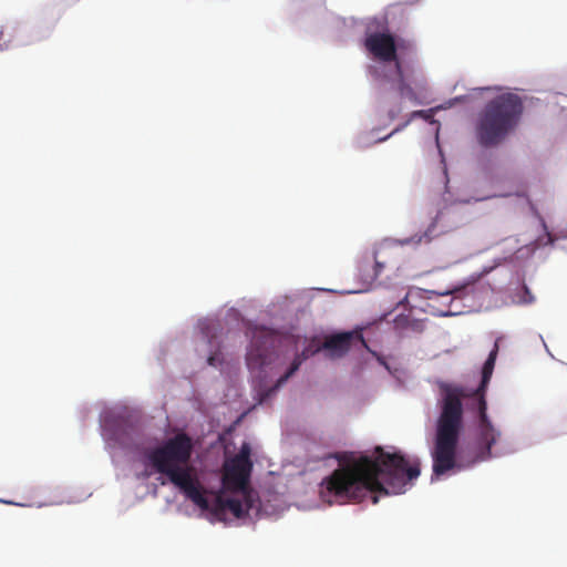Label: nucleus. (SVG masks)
Returning <instances> with one entry per match:
<instances>
[{
  "mask_svg": "<svg viewBox=\"0 0 567 567\" xmlns=\"http://www.w3.org/2000/svg\"><path fill=\"white\" fill-rule=\"evenodd\" d=\"M420 462H409L400 452H385L377 446L373 456L361 455L341 464L320 483L323 502L360 503L369 494L398 495L420 476Z\"/></svg>",
  "mask_w": 567,
  "mask_h": 567,
  "instance_id": "obj_1",
  "label": "nucleus"
},
{
  "mask_svg": "<svg viewBox=\"0 0 567 567\" xmlns=\"http://www.w3.org/2000/svg\"><path fill=\"white\" fill-rule=\"evenodd\" d=\"M193 441L186 433H178L152 450L147 457L159 474L166 475L185 496L203 511L209 509V502L195 470L188 463L192 457Z\"/></svg>",
  "mask_w": 567,
  "mask_h": 567,
  "instance_id": "obj_2",
  "label": "nucleus"
},
{
  "mask_svg": "<svg viewBox=\"0 0 567 567\" xmlns=\"http://www.w3.org/2000/svg\"><path fill=\"white\" fill-rule=\"evenodd\" d=\"M441 413L437 419L434 444L431 450L433 476L441 477L462 466L456 460V449L463 425V389L441 383Z\"/></svg>",
  "mask_w": 567,
  "mask_h": 567,
  "instance_id": "obj_3",
  "label": "nucleus"
},
{
  "mask_svg": "<svg viewBox=\"0 0 567 567\" xmlns=\"http://www.w3.org/2000/svg\"><path fill=\"white\" fill-rule=\"evenodd\" d=\"M523 102L513 93L491 100L477 117L475 134L483 147L498 145L517 126L523 114Z\"/></svg>",
  "mask_w": 567,
  "mask_h": 567,
  "instance_id": "obj_4",
  "label": "nucleus"
},
{
  "mask_svg": "<svg viewBox=\"0 0 567 567\" xmlns=\"http://www.w3.org/2000/svg\"><path fill=\"white\" fill-rule=\"evenodd\" d=\"M357 344H360L362 348L367 349L369 352L375 354V352H373L369 348L365 339L363 338L361 329L334 333V334H330V336L326 337L323 343L320 347H318L317 349H315V350L305 349L301 353H299L295 357V359L292 360V362L290 364V368L284 375H281L278 379L274 390L280 388L284 383H286L287 380L295 372H297L299 370L302 362L306 359H308L309 355L315 354L319 351H323L324 355L329 359H332V360L340 359V358L344 357L349 352V350L352 347H355Z\"/></svg>",
  "mask_w": 567,
  "mask_h": 567,
  "instance_id": "obj_5",
  "label": "nucleus"
},
{
  "mask_svg": "<svg viewBox=\"0 0 567 567\" xmlns=\"http://www.w3.org/2000/svg\"><path fill=\"white\" fill-rule=\"evenodd\" d=\"M365 49L382 62H394L395 74L399 80V91L402 96L414 97L413 90L405 83L402 65L398 59L396 45L393 35L390 33L374 32L367 35L364 40Z\"/></svg>",
  "mask_w": 567,
  "mask_h": 567,
  "instance_id": "obj_6",
  "label": "nucleus"
},
{
  "mask_svg": "<svg viewBox=\"0 0 567 567\" xmlns=\"http://www.w3.org/2000/svg\"><path fill=\"white\" fill-rule=\"evenodd\" d=\"M487 404L483 395L478 399V436L472 447L473 457L467 465H474L478 462L486 461L492 457V446L501 437V432L496 430L489 421L487 413Z\"/></svg>",
  "mask_w": 567,
  "mask_h": 567,
  "instance_id": "obj_7",
  "label": "nucleus"
},
{
  "mask_svg": "<svg viewBox=\"0 0 567 567\" xmlns=\"http://www.w3.org/2000/svg\"><path fill=\"white\" fill-rule=\"evenodd\" d=\"M277 342V336L271 329L256 327L251 330V342L246 355V362L250 370L262 369L271 362L272 351Z\"/></svg>",
  "mask_w": 567,
  "mask_h": 567,
  "instance_id": "obj_8",
  "label": "nucleus"
},
{
  "mask_svg": "<svg viewBox=\"0 0 567 567\" xmlns=\"http://www.w3.org/2000/svg\"><path fill=\"white\" fill-rule=\"evenodd\" d=\"M252 463L250 447L243 444L239 453L224 465L223 483L229 489H244L248 483Z\"/></svg>",
  "mask_w": 567,
  "mask_h": 567,
  "instance_id": "obj_9",
  "label": "nucleus"
},
{
  "mask_svg": "<svg viewBox=\"0 0 567 567\" xmlns=\"http://www.w3.org/2000/svg\"><path fill=\"white\" fill-rule=\"evenodd\" d=\"M250 508V504L246 502L244 505L243 501L236 497L224 498L221 496L216 497V511L225 512L229 511L235 517L241 518L244 517L248 509Z\"/></svg>",
  "mask_w": 567,
  "mask_h": 567,
  "instance_id": "obj_10",
  "label": "nucleus"
},
{
  "mask_svg": "<svg viewBox=\"0 0 567 567\" xmlns=\"http://www.w3.org/2000/svg\"><path fill=\"white\" fill-rule=\"evenodd\" d=\"M200 330L204 338L207 339V343L209 344L210 350H218L219 342L216 341L218 323L214 320H205L200 322Z\"/></svg>",
  "mask_w": 567,
  "mask_h": 567,
  "instance_id": "obj_11",
  "label": "nucleus"
},
{
  "mask_svg": "<svg viewBox=\"0 0 567 567\" xmlns=\"http://www.w3.org/2000/svg\"><path fill=\"white\" fill-rule=\"evenodd\" d=\"M497 353H498V342L496 341L494 343V348L489 352L488 358H487V360L485 361V363L483 365V369H482V382H481L480 390H484V388L486 386V384L491 380Z\"/></svg>",
  "mask_w": 567,
  "mask_h": 567,
  "instance_id": "obj_12",
  "label": "nucleus"
},
{
  "mask_svg": "<svg viewBox=\"0 0 567 567\" xmlns=\"http://www.w3.org/2000/svg\"><path fill=\"white\" fill-rule=\"evenodd\" d=\"M373 260H374V272L371 276V279H375L380 275L382 269L384 268V265L382 261L379 260L377 252L373 255Z\"/></svg>",
  "mask_w": 567,
  "mask_h": 567,
  "instance_id": "obj_13",
  "label": "nucleus"
},
{
  "mask_svg": "<svg viewBox=\"0 0 567 567\" xmlns=\"http://www.w3.org/2000/svg\"><path fill=\"white\" fill-rule=\"evenodd\" d=\"M217 355H218L217 351L209 354V357L207 359V362H208L209 365H213V367L216 365V361L218 359Z\"/></svg>",
  "mask_w": 567,
  "mask_h": 567,
  "instance_id": "obj_14",
  "label": "nucleus"
},
{
  "mask_svg": "<svg viewBox=\"0 0 567 567\" xmlns=\"http://www.w3.org/2000/svg\"><path fill=\"white\" fill-rule=\"evenodd\" d=\"M553 237L549 233H546V241L542 243V239H539V241L543 244V245H548V244H551L553 243Z\"/></svg>",
  "mask_w": 567,
  "mask_h": 567,
  "instance_id": "obj_15",
  "label": "nucleus"
},
{
  "mask_svg": "<svg viewBox=\"0 0 567 567\" xmlns=\"http://www.w3.org/2000/svg\"><path fill=\"white\" fill-rule=\"evenodd\" d=\"M413 115L414 116H423V117H425V112L424 111H415V112H413Z\"/></svg>",
  "mask_w": 567,
  "mask_h": 567,
  "instance_id": "obj_16",
  "label": "nucleus"
},
{
  "mask_svg": "<svg viewBox=\"0 0 567 567\" xmlns=\"http://www.w3.org/2000/svg\"><path fill=\"white\" fill-rule=\"evenodd\" d=\"M378 501H379L378 496L373 495V496H372V503H373V504H377V503H378Z\"/></svg>",
  "mask_w": 567,
  "mask_h": 567,
  "instance_id": "obj_17",
  "label": "nucleus"
},
{
  "mask_svg": "<svg viewBox=\"0 0 567 567\" xmlns=\"http://www.w3.org/2000/svg\"><path fill=\"white\" fill-rule=\"evenodd\" d=\"M393 133L389 134L388 136H384L383 140H388L389 136H391Z\"/></svg>",
  "mask_w": 567,
  "mask_h": 567,
  "instance_id": "obj_18",
  "label": "nucleus"
}]
</instances>
